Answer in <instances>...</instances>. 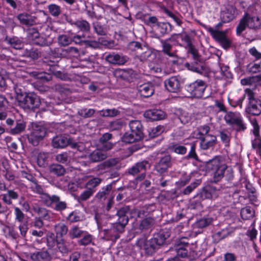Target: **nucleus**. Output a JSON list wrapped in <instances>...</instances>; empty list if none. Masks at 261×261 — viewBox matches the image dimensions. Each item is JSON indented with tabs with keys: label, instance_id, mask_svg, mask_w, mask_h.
Here are the masks:
<instances>
[{
	"label": "nucleus",
	"instance_id": "11",
	"mask_svg": "<svg viewBox=\"0 0 261 261\" xmlns=\"http://www.w3.org/2000/svg\"><path fill=\"white\" fill-rule=\"evenodd\" d=\"M224 120L227 124L237 126V130H244L246 127L240 115L233 112H229L224 116Z\"/></svg>",
	"mask_w": 261,
	"mask_h": 261
},
{
	"label": "nucleus",
	"instance_id": "9",
	"mask_svg": "<svg viewBox=\"0 0 261 261\" xmlns=\"http://www.w3.org/2000/svg\"><path fill=\"white\" fill-rule=\"evenodd\" d=\"M173 165V160L169 154H165L160 158L159 161L154 165V170L160 175H163L168 172V169Z\"/></svg>",
	"mask_w": 261,
	"mask_h": 261
},
{
	"label": "nucleus",
	"instance_id": "22",
	"mask_svg": "<svg viewBox=\"0 0 261 261\" xmlns=\"http://www.w3.org/2000/svg\"><path fill=\"white\" fill-rule=\"evenodd\" d=\"M158 34L155 35L156 38H160L165 34L169 33L172 30V26L169 22H160L156 27Z\"/></svg>",
	"mask_w": 261,
	"mask_h": 261
},
{
	"label": "nucleus",
	"instance_id": "42",
	"mask_svg": "<svg viewBox=\"0 0 261 261\" xmlns=\"http://www.w3.org/2000/svg\"><path fill=\"white\" fill-rule=\"evenodd\" d=\"M261 82V75L253 76L247 78L242 79L241 83L243 85H251L259 84Z\"/></svg>",
	"mask_w": 261,
	"mask_h": 261
},
{
	"label": "nucleus",
	"instance_id": "28",
	"mask_svg": "<svg viewBox=\"0 0 261 261\" xmlns=\"http://www.w3.org/2000/svg\"><path fill=\"white\" fill-rule=\"evenodd\" d=\"M104 150L99 149L94 150L89 155V159L92 162H98L105 160L108 155Z\"/></svg>",
	"mask_w": 261,
	"mask_h": 261
},
{
	"label": "nucleus",
	"instance_id": "6",
	"mask_svg": "<svg viewBox=\"0 0 261 261\" xmlns=\"http://www.w3.org/2000/svg\"><path fill=\"white\" fill-rule=\"evenodd\" d=\"M52 146L55 148H63L69 145L73 149L82 151L83 144L76 142L73 139L64 135L54 137L52 139Z\"/></svg>",
	"mask_w": 261,
	"mask_h": 261
},
{
	"label": "nucleus",
	"instance_id": "51",
	"mask_svg": "<svg viewBox=\"0 0 261 261\" xmlns=\"http://www.w3.org/2000/svg\"><path fill=\"white\" fill-rule=\"evenodd\" d=\"M58 41L61 46H66L72 42V39L66 35H61L58 36Z\"/></svg>",
	"mask_w": 261,
	"mask_h": 261
},
{
	"label": "nucleus",
	"instance_id": "38",
	"mask_svg": "<svg viewBox=\"0 0 261 261\" xmlns=\"http://www.w3.org/2000/svg\"><path fill=\"white\" fill-rule=\"evenodd\" d=\"M155 223V220L150 217L144 219L139 225V229L141 230H147L151 229Z\"/></svg>",
	"mask_w": 261,
	"mask_h": 261
},
{
	"label": "nucleus",
	"instance_id": "5",
	"mask_svg": "<svg viewBox=\"0 0 261 261\" xmlns=\"http://www.w3.org/2000/svg\"><path fill=\"white\" fill-rule=\"evenodd\" d=\"M18 103L24 110L35 111L40 107L41 100L39 96L34 92H27L18 96Z\"/></svg>",
	"mask_w": 261,
	"mask_h": 261
},
{
	"label": "nucleus",
	"instance_id": "63",
	"mask_svg": "<svg viewBox=\"0 0 261 261\" xmlns=\"http://www.w3.org/2000/svg\"><path fill=\"white\" fill-rule=\"evenodd\" d=\"M95 112V111L94 109H87L86 108L85 109H81L78 111V114L81 116L82 117H84L85 118H90L92 117L94 113Z\"/></svg>",
	"mask_w": 261,
	"mask_h": 261
},
{
	"label": "nucleus",
	"instance_id": "19",
	"mask_svg": "<svg viewBox=\"0 0 261 261\" xmlns=\"http://www.w3.org/2000/svg\"><path fill=\"white\" fill-rule=\"evenodd\" d=\"M217 144V138L215 136L207 135L200 138V147L203 150H207L213 147Z\"/></svg>",
	"mask_w": 261,
	"mask_h": 261
},
{
	"label": "nucleus",
	"instance_id": "31",
	"mask_svg": "<svg viewBox=\"0 0 261 261\" xmlns=\"http://www.w3.org/2000/svg\"><path fill=\"white\" fill-rule=\"evenodd\" d=\"M33 211L39 216V218L45 220H48L50 218L49 211L46 208L40 206L37 203L32 205Z\"/></svg>",
	"mask_w": 261,
	"mask_h": 261
},
{
	"label": "nucleus",
	"instance_id": "59",
	"mask_svg": "<svg viewBox=\"0 0 261 261\" xmlns=\"http://www.w3.org/2000/svg\"><path fill=\"white\" fill-rule=\"evenodd\" d=\"M175 34L176 35V36H179V37L181 38V40L186 43L187 46L186 47V48H188L193 45L192 42V39L191 37L186 32H182V33Z\"/></svg>",
	"mask_w": 261,
	"mask_h": 261
},
{
	"label": "nucleus",
	"instance_id": "43",
	"mask_svg": "<svg viewBox=\"0 0 261 261\" xmlns=\"http://www.w3.org/2000/svg\"><path fill=\"white\" fill-rule=\"evenodd\" d=\"M73 24L82 32H88L90 30V25L89 23L85 20H77L75 21Z\"/></svg>",
	"mask_w": 261,
	"mask_h": 261
},
{
	"label": "nucleus",
	"instance_id": "57",
	"mask_svg": "<svg viewBox=\"0 0 261 261\" xmlns=\"http://www.w3.org/2000/svg\"><path fill=\"white\" fill-rule=\"evenodd\" d=\"M190 244L193 245L194 243L190 242L189 239L187 237H182L176 240L175 246L176 247L185 248Z\"/></svg>",
	"mask_w": 261,
	"mask_h": 261
},
{
	"label": "nucleus",
	"instance_id": "25",
	"mask_svg": "<svg viewBox=\"0 0 261 261\" xmlns=\"http://www.w3.org/2000/svg\"><path fill=\"white\" fill-rule=\"evenodd\" d=\"M170 233L167 230H162L159 233L154 234L152 239L156 246L159 248L166 243V240L169 238Z\"/></svg>",
	"mask_w": 261,
	"mask_h": 261
},
{
	"label": "nucleus",
	"instance_id": "17",
	"mask_svg": "<svg viewBox=\"0 0 261 261\" xmlns=\"http://www.w3.org/2000/svg\"><path fill=\"white\" fill-rule=\"evenodd\" d=\"M16 18L20 24L27 27L33 26L37 24L36 17L26 12L18 14Z\"/></svg>",
	"mask_w": 261,
	"mask_h": 261
},
{
	"label": "nucleus",
	"instance_id": "61",
	"mask_svg": "<svg viewBox=\"0 0 261 261\" xmlns=\"http://www.w3.org/2000/svg\"><path fill=\"white\" fill-rule=\"evenodd\" d=\"M93 25L95 32L98 35L105 36L107 35V29L105 28L102 25H101L99 23H93Z\"/></svg>",
	"mask_w": 261,
	"mask_h": 261
},
{
	"label": "nucleus",
	"instance_id": "16",
	"mask_svg": "<svg viewBox=\"0 0 261 261\" xmlns=\"http://www.w3.org/2000/svg\"><path fill=\"white\" fill-rule=\"evenodd\" d=\"M7 124L12 127L14 124L15 126L11 128L10 133L13 135L19 134L25 130L26 124L22 119L14 120L12 118H8L6 120Z\"/></svg>",
	"mask_w": 261,
	"mask_h": 261
},
{
	"label": "nucleus",
	"instance_id": "2",
	"mask_svg": "<svg viewBox=\"0 0 261 261\" xmlns=\"http://www.w3.org/2000/svg\"><path fill=\"white\" fill-rule=\"evenodd\" d=\"M31 189L33 192L40 195V200L44 205L53 207L58 212L64 211L67 207L66 202L60 201L59 196L56 195H50L44 192L42 187L38 184L37 180L32 184Z\"/></svg>",
	"mask_w": 261,
	"mask_h": 261
},
{
	"label": "nucleus",
	"instance_id": "64",
	"mask_svg": "<svg viewBox=\"0 0 261 261\" xmlns=\"http://www.w3.org/2000/svg\"><path fill=\"white\" fill-rule=\"evenodd\" d=\"M164 12L169 17L172 18L178 26H180L182 24V21L180 19V16L178 14H175L165 8H164Z\"/></svg>",
	"mask_w": 261,
	"mask_h": 261
},
{
	"label": "nucleus",
	"instance_id": "20",
	"mask_svg": "<svg viewBox=\"0 0 261 261\" xmlns=\"http://www.w3.org/2000/svg\"><path fill=\"white\" fill-rule=\"evenodd\" d=\"M144 115L151 121H158L165 118V113L161 110L151 109L146 111Z\"/></svg>",
	"mask_w": 261,
	"mask_h": 261
},
{
	"label": "nucleus",
	"instance_id": "50",
	"mask_svg": "<svg viewBox=\"0 0 261 261\" xmlns=\"http://www.w3.org/2000/svg\"><path fill=\"white\" fill-rule=\"evenodd\" d=\"M213 220L212 217H203L196 222V226L200 228L206 227L212 223Z\"/></svg>",
	"mask_w": 261,
	"mask_h": 261
},
{
	"label": "nucleus",
	"instance_id": "55",
	"mask_svg": "<svg viewBox=\"0 0 261 261\" xmlns=\"http://www.w3.org/2000/svg\"><path fill=\"white\" fill-rule=\"evenodd\" d=\"M83 232L77 226H74L69 230V235L72 239L78 238L82 236Z\"/></svg>",
	"mask_w": 261,
	"mask_h": 261
},
{
	"label": "nucleus",
	"instance_id": "58",
	"mask_svg": "<svg viewBox=\"0 0 261 261\" xmlns=\"http://www.w3.org/2000/svg\"><path fill=\"white\" fill-rule=\"evenodd\" d=\"M3 21L7 29L11 30L12 32L13 31L14 28L18 26V24L15 22L14 19L13 18L7 17L4 19Z\"/></svg>",
	"mask_w": 261,
	"mask_h": 261
},
{
	"label": "nucleus",
	"instance_id": "56",
	"mask_svg": "<svg viewBox=\"0 0 261 261\" xmlns=\"http://www.w3.org/2000/svg\"><path fill=\"white\" fill-rule=\"evenodd\" d=\"M48 9L50 14L54 17L59 16L61 13L60 7L56 4H53L48 5Z\"/></svg>",
	"mask_w": 261,
	"mask_h": 261
},
{
	"label": "nucleus",
	"instance_id": "37",
	"mask_svg": "<svg viewBox=\"0 0 261 261\" xmlns=\"http://www.w3.org/2000/svg\"><path fill=\"white\" fill-rule=\"evenodd\" d=\"M207 30L211 34L213 38L219 43L226 36L225 31H219V30H216L211 27L207 28Z\"/></svg>",
	"mask_w": 261,
	"mask_h": 261
},
{
	"label": "nucleus",
	"instance_id": "39",
	"mask_svg": "<svg viewBox=\"0 0 261 261\" xmlns=\"http://www.w3.org/2000/svg\"><path fill=\"white\" fill-rule=\"evenodd\" d=\"M61 55L65 57H72L77 58L80 56V50L75 47H69L65 49H63Z\"/></svg>",
	"mask_w": 261,
	"mask_h": 261
},
{
	"label": "nucleus",
	"instance_id": "18",
	"mask_svg": "<svg viewBox=\"0 0 261 261\" xmlns=\"http://www.w3.org/2000/svg\"><path fill=\"white\" fill-rule=\"evenodd\" d=\"M105 60L112 64L123 65L128 61L129 58L126 56L113 53L107 55Z\"/></svg>",
	"mask_w": 261,
	"mask_h": 261
},
{
	"label": "nucleus",
	"instance_id": "8",
	"mask_svg": "<svg viewBox=\"0 0 261 261\" xmlns=\"http://www.w3.org/2000/svg\"><path fill=\"white\" fill-rule=\"evenodd\" d=\"M245 91L249 99L246 112L252 115H259L261 113L260 101L254 97V93L251 90L247 89Z\"/></svg>",
	"mask_w": 261,
	"mask_h": 261
},
{
	"label": "nucleus",
	"instance_id": "62",
	"mask_svg": "<svg viewBox=\"0 0 261 261\" xmlns=\"http://www.w3.org/2000/svg\"><path fill=\"white\" fill-rule=\"evenodd\" d=\"M119 111L115 109H107L100 111V115L102 117H115L119 114Z\"/></svg>",
	"mask_w": 261,
	"mask_h": 261
},
{
	"label": "nucleus",
	"instance_id": "23",
	"mask_svg": "<svg viewBox=\"0 0 261 261\" xmlns=\"http://www.w3.org/2000/svg\"><path fill=\"white\" fill-rule=\"evenodd\" d=\"M176 36L175 34H173L171 36L166 39L161 40V43L162 46V52L169 57H174L175 56V54L172 52V45L169 43L171 40H174V37Z\"/></svg>",
	"mask_w": 261,
	"mask_h": 261
},
{
	"label": "nucleus",
	"instance_id": "30",
	"mask_svg": "<svg viewBox=\"0 0 261 261\" xmlns=\"http://www.w3.org/2000/svg\"><path fill=\"white\" fill-rule=\"evenodd\" d=\"M53 38L49 34H39L35 44L41 46H50L53 42Z\"/></svg>",
	"mask_w": 261,
	"mask_h": 261
},
{
	"label": "nucleus",
	"instance_id": "12",
	"mask_svg": "<svg viewBox=\"0 0 261 261\" xmlns=\"http://www.w3.org/2000/svg\"><path fill=\"white\" fill-rule=\"evenodd\" d=\"M136 244L140 248H143L148 255L152 254L155 250L159 249L152 239L147 240L145 237L139 239Z\"/></svg>",
	"mask_w": 261,
	"mask_h": 261
},
{
	"label": "nucleus",
	"instance_id": "15",
	"mask_svg": "<svg viewBox=\"0 0 261 261\" xmlns=\"http://www.w3.org/2000/svg\"><path fill=\"white\" fill-rule=\"evenodd\" d=\"M141 50V51L138 53V55L136 56V58L139 60L141 62L149 63L154 62L156 60V53L151 49L144 47Z\"/></svg>",
	"mask_w": 261,
	"mask_h": 261
},
{
	"label": "nucleus",
	"instance_id": "49",
	"mask_svg": "<svg viewBox=\"0 0 261 261\" xmlns=\"http://www.w3.org/2000/svg\"><path fill=\"white\" fill-rule=\"evenodd\" d=\"M26 32L28 39L35 43L40 34L38 29L35 28H31L28 29Z\"/></svg>",
	"mask_w": 261,
	"mask_h": 261
},
{
	"label": "nucleus",
	"instance_id": "3",
	"mask_svg": "<svg viewBox=\"0 0 261 261\" xmlns=\"http://www.w3.org/2000/svg\"><path fill=\"white\" fill-rule=\"evenodd\" d=\"M188 53L192 55L194 62L192 63H186L185 66L189 70L206 76L209 72V69L203 63L201 56L194 45L188 48Z\"/></svg>",
	"mask_w": 261,
	"mask_h": 261
},
{
	"label": "nucleus",
	"instance_id": "32",
	"mask_svg": "<svg viewBox=\"0 0 261 261\" xmlns=\"http://www.w3.org/2000/svg\"><path fill=\"white\" fill-rule=\"evenodd\" d=\"M235 9L232 6H229L223 11L221 13V19L223 22H229L232 20L234 17Z\"/></svg>",
	"mask_w": 261,
	"mask_h": 261
},
{
	"label": "nucleus",
	"instance_id": "46",
	"mask_svg": "<svg viewBox=\"0 0 261 261\" xmlns=\"http://www.w3.org/2000/svg\"><path fill=\"white\" fill-rule=\"evenodd\" d=\"M102 179L99 177H93L90 178L85 184V188L91 191H94V189L101 182Z\"/></svg>",
	"mask_w": 261,
	"mask_h": 261
},
{
	"label": "nucleus",
	"instance_id": "14",
	"mask_svg": "<svg viewBox=\"0 0 261 261\" xmlns=\"http://www.w3.org/2000/svg\"><path fill=\"white\" fill-rule=\"evenodd\" d=\"M219 190L213 186H207L203 187L195 197H199L201 200L216 198L218 196Z\"/></svg>",
	"mask_w": 261,
	"mask_h": 261
},
{
	"label": "nucleus",
	"instance_id": "1",
	"mask_svg": "<svg viewBox=\"0 0 261 261\" xmlns=\"http://www.w3.org/2000/svg\"><path fill=\"white\" fill-rule=\"evenodd\" d=\"M206 167L208 170L212 172L215 181H219L224 177L228 182L226 185L227 188L232 187L236 185L233 181L232 169L228 168L220 156H216L207 161L206 163Z\"/></svg>",
	"mask_w": 261,
	"mask_h": 261
},
{
	"label": "nucleus",
	"instance_id": "34",
	"mask_svg": "<svg viewBox=\"0 0 261 261\" xmlns=\"http://www.w3.org/2000/svg\"><path fill=\"white\" fill-rule=\"evenodd\" d=\"M148 164V162L146 161L137 163L134 166L129 168L128 172L130 174L136 175L140 172L145 171L146 166Z\"/></svg>",
	"mask_w": 261,
	"mask_h": 261
},
{
	"label": "nucleus",
	"instance_id": "47",
	"mask_svg": "<svg viewBox=\"0 0 261 261\" xmlns=\"http://www.w3.org/2000/svg\"><path fill=\"white\" fill-rule=\"evenodd\" d=\"M254 211L250 206H246L241 210V217L245 220L252 218L254 216Z\"/></svg>",
	"mask_w": 261,
	"mask_h": 261
},
{
	"label": "nucleus",
	"instance_id": "48",
	"mask_svg": "<svg viewBox=\"0 0 261 261\" xmlns=\"http://www.w3.org/2000/svg\"><path fill=\"white\" fill-rule=\"evenodd\" d=\"M55 230L57 237L59 236L62 238L63 236L67 234L68 229L67 225L65 224L59 223L55 226Z\"/></svg>",
	"mask_w": 261,
	"mask_h": 261
},
{
	"label": "nucleus",
	"instance_id": "7",
	"mask_svg": "<svg viewBox=\"0 0 261 261\" xmlns=\"http://www.w3.org/2000/svg\"><path fill=\"white\" fill-rule=\"evenodd\" d=\"M129 212V207L125 206L117 211V221L112 224V229L116 232H122L128 222V217L126 215Z\"/></svg>",
	"mask_w": 261,
	"mask_h": 261
},
{
	"label": "nucleus",
	"instance_id": "29",
	"mask_svg": "<svg viewBox=\"0 0 261 261\" xmlns=\"http://www.w3.org/2000/svg\"><path fill=\"white\" fill-rule=\"evenodd\" d=\"M5 41L12 48L15 49H21L24 46V42L19 38L13 36L11 37H6Z\"/></svg>",
	"mask_w": 261,
	"mask_h": 261
},
{
	"label": "nucleus",
	"instance_id": "35",
	"mask_svg": "<svg viewBox=\"0 0 261 261\" xmlns=\"http://www.w3.org/2000/svg\"><path fill=\"white\" fill-rule=\"evenodd\" d=\"M31 133L36 135L37 136L41 137V138H44L46 134V128L43 125H39L36 123L32 124Z\"/></svg>",
	"mask_w": 261,
	"mask_h": 261
},
{
	"label": "nucleus",
	"instance_id": "53",
	"mask_svg": "<svg viewBox=\"0 0 261 261\" xmlns=\"http://www.w3.org/2000/svg\"><path fill=\"white\" fill-rule=\"evenodd\" d=\"M176 256L172 258H169L167 261H176L178 257L184 258L188 255V250L185 248L176 247Z\"/></svg>",
	"mask_w": 261,
	"mask_h": 261
},
{
	"label": "nucleus",
	"instance_id": "4",
	"mask_svg": "<svg viewBox=\"0 0 261 261\" xmlns=\"http://www.w3.org/2000/svg\"><path fill=\"white\" fill-rule=\"evenodd\" d=\"M261 19L256 16H253L248 12L245 13L236 28V33L240 36L246 28L254 30L260 29Z\"/></svg>",
	"mask_w": 261,
	"mask_h": 261
},
{
	"label": "nucleus",
	"instance_id": "10",
	"mask_svg": "<svg viewBox=\"0 0 261 261\" xmlns=\"http://www.w3.org/2000/svg\"><path fill=\"white\" fill-rule=\"evenodd\" d=\"M206 87L205 83L202 80H197L190 84L187 90L191 95L196 98L201 97Z\"/></svg>",
	"mask_w": 261,
	"mask_h": 261
},
{
	"label": "nucleus",
	"instance_id": "40",
	"mask_svg": "<svg viewBox=\"0 0 261 261\" xmlns=\"http://www.w3.org/2000/svg\"><path fill=\"white\" fill-rule=\"evenodd\" d=\"M49 171L51 173L60 176L63 175L66 172L64 167L60 164H52L49 167Z\"/></svg>",
	"mask_w": 261,
	"mask_h": 261
},
{
	"label": "nucleus",
	"instance_id": "45",
	"mask_svg": "<svg viewBox=\"0 0 261 261\" xmlns=\"http://www.w3.org/2000/svg\"><path fill=\"white\" fill-rule=\"evenodd\" d=\"M142 139L138 138L133 133H125L121 138V141L125 143H133L135 142L141 140Z\"/></svg>",
	"mask_w": 261,
	"mask_h": 261
},
{
	"label": "nucleus",
	"instance_id": "24",
	"mask_svg": "<svg viewBox=\"0 0 261 261\" xmlns=\"http://www.w3.org/2000/svg\"><path fill=\"white\" fill-rule=\"evenodd\" d=\"M129 126L132 133L135 134L137 138H143V126L140 121L132 120L129 122Z\"/></svg>",
	"mask_w": 261,
	"mask_h": 261
},
{
	"label": "nucleus",
	"instance_id": "36",
	"mask_svg": "<svg viewBox=\"0 0 261 261\" xmlns=\"http://www.w3.org/2000/svg\"><path fill=\"white\" fill-rule=\"evenodd\" d=\"M31 258L32 260L40 261L41 260H49L51 259L50 254L47 251H38L33 253Z\"/></svg>",
	"mask_w": 261,
	"mask_h": 261
},
{
	"label": "nucleus",
	"instance_id": "27",
	"mask_svg": "<svg viewBox=\"0 0 261 261\" xmlns=\"http://www.w3.org/2000/svg\"><path fill=\"white\" fill-rule=\"evenodd\" d=\"M112 185L109 184L101 188L96 195V198L100 201L105 200L106 198L112 195Z\"/></svg>",
	"mask_w": 261,
	"mask_h": 261
},
{
	"label": "nucleus",
	"instance_id": "33",
	"mask_svg": "<svg viewBox=\"0 0 261 261\" xmlns=\"http://www.w3.org/2000/svg\"><path fill=\"white\" fill-rule=\"evenodd\" d=\"M120 160L118 158H112L103 162L101 165V169H107L108 168L115 167L118 169L120 168Z\"/></svg>",
	"mask_w": 261,
	"mask_h": 261
},
{
	"label": "nucleus",
	"instance_id": "13",
	"mask_svg": "<svg viewBox=\"0 0 261 261\" xmlns=\"http://www.w3.org/2000/svg\"><path fill=\"white\" fill-rule=\"evenodd\" d=\"M164 84L169 92L178 93L181 89L182 82L179 77L173 76L165 80Z\"/></svg>",
	"mask_w": 261,
	"mask_h": 261
},
{
	"label": "nucleus",
	"instance_id": "52",
	"mask_svg": "<svg viewBox=\"0 0 261 261\" xmlns=\"http://www.w3.org/2000/svg\"><path fill=\"white\" fill-rule=\"evenodd\" d=\"M245 95H243L241 96L236 95L232 99H229V103L231 106L233 107H239L240 108L242 107V102L245 98Z\"/></svg>",
	"mask_w": 261,
	"mask_h": 261
},
{
	"label": "nucleus",
	"instance_id": "54",
	"mask_svg": "<svg viewBox=\"0 0 261 261\" xmlns=\"http://www.w3.org/2000/svg\"><path fill=\"white\" fill-rule=\"evenodd\" d=\"M43 138H41L39 135L37 136L36 135L30 133L28 135V140L29 142L32 144L34 146H37L39 145V143L43 140Z\"/></svg>",
	"mask_w": 261,
	"mask_h": 261
},
{
	"label": "nucleus",
	"instance_id": "41",
	"mask_svg": "<svg viewBox=\"0 0 261 261\" xmlns=\"http://www.w3.org/2000/svg\"><path fill=\"white\" fill-rule=\"evenodd\" d=\"M49 153L46 152H40L37 156V164L39 167H45L48 164V159Z\"/></svg>",
	"mask_w": 261,
	"mask_h": 261
},
{
	"label": "nucleus",
	"instance_id": "26",
	"mask_svg": "<svg viewBox=\"0 0 261 261\" xmlns=\"http://www.w3.org/2000/svg\"><path fill=\"white\" fill-rule=\"evenodd\" d=\"M154 87L151 83H145L138 87V92L142 97H149L154 93Z\"/></svg>",
	"mask_w": 261,
	"mask_h": 261
},
{
	"label": "nucleus",
	"instance_id": "21",
	"mask_svg": "<svg viewBox=\"0 0 261 261\" xmlns=\"http://www.w3.org/2000/svg\"><path fill=\"white\" fill-rule=\"evenodd\" d=\"M112 138V135L105 133L99 139V147L102 150L107 151L111 150L114 146V144L110 141Z\"/></svg>",
	"mask_w": 261,
	"mask_h": 261
},
{
	"label": "nucleus",
	"instance_id": "44",
	"mask_svg": "<svg viewBox=\"0 0 261 261\" xmlns=\"http://www.w3.org/2000/svg\"><path fill=\"white\" fill-rule=\"evenodd\" d=\"M22 56L33 60H37L40 57L41 53L37 49L32 48L25 49Z\"/></svg>",
	"mask_w": 261,
	"mask_h": 261
},
{
	"label": "nucleus",
	"instance_id": "60",
	"mask_svg": "<svg viewBox=\"0 0 261 261\" xmlns=\"http://www.w3.org/2000/svg\"><path fill=\"white\" fill-rule=\"evenodd\" d=\"M200 184L199 180H196L194 182H192L190 185L188 186L182 191V194L184 195H189L194 191Z\"/></svg>",
	"mask_w": 261,
	"mask_h": 261
}]
</instances>
